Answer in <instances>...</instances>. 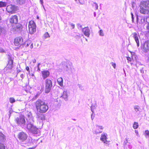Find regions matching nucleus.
Returning <instances> with one entry per match:
<instances>
[{"instance_id":"1","label":"nucleus","mask_w":149,"mask_h":149,"mask_svg":"<svg viewBox=\"0 0 149 149\" xmlns=\"http://www.w3.org/2000/svg\"><path fill=\"white\" fill-rule=\"evenodd\" d=\"M35 105L37 111L42 113H46L48 109L47 104L41 100H38L35 102Z\"/></svg>"},{"instance_id":"2","label":"nucleus","mask_w":149,"mask_h":149,"mask_svg":"<svg viewBox=\"0 0 149 149\" xmlns=\"http://www.w3.org/2000/svg\"><path fill=\"white\" fill-rule=\"evenodd\" d=\"M140 13L144 15L149 14V0L141 1L140 5Z\"/></svg>"},{"instance_id":"3","label":"nucleus","mask_w":149,"mask_h":149,"mask_svg":"<svg viewBox=\"0 0 149 149\" xmlns=\"http://www.w3.org/2000/svg\"><path fill=\"white\" fill-rule=\"evenodd\" d=\"M26 127L29 131L32 134H37L38 136L40 134L39 129L33 125V123L27 124Z\"/></svg>"},{"instance_id":"4","label":"nucleus","mask_w":149,"mask_h":149,"mask_svg":"<svg viewBox=\"0 0 149 149\" xmlns=\"http://www.w3.org/2000/svg\"><path fill=\"white\" fill-rule=\"evenodd\" d=\"M52 87V81L49 79H47L45 81V92L49 93L51 91Z\"/></svg>"},{"instance_id":"5","label":"nucleus","mask_w":149,"mask_h":149,"mask_svg":"<svg viewBox=\"0 0 149 149\" xmlns=\"http://www.w3.org/2000/svg\"><path fill=\"white\" fill-rule=\"evenodd\" d=\"M15 121L18 125L22 127H25L26 121L23 116L20 115L19 117L15 118Z\"/></svg>"},{"instance_id":"6","label":"nucleus","mask_w":149,"mask_h":149,"mask_svg":"<svg viewBox=\"0 0 149 149\" xmlns=\"http://www.w3.org/2000/svg\"><path fill=\"white\" fill-rule=\"evenodd\" d=\"M28 26L30 34H33L36 32V26L33 21L31 20L29 22Z\"/></svg>"},{"instance_id":"7","label":"nucleus","mask_w":149,"mask_h":149,"mask_svg":"<svg viewBox=\"0 0 149 149\" xmlns=\"http://www.w3.org/2000/svg\"><path fill=\"white\" fill-rule=\"evenodd\" d=\"M64 70L70 74H74L75 71L73 66L70 64H68L65 66L64 67Z\"/></svg>"},{"instance_id":"8","label":"nucleus","mask_w":149,"mask_h":149,"mask_svg":"<svg viewBox=\"0 0 149 149\" xmlns=\"http://www.w3.org/2000/svg\"><path fill=\"white\" fill-rule=\"evenodd\" d=\"M17 7L14 5H10L7 6L6 10L7 11L10 13H15L17 10Z\"/></svg>"},{"instance_id":"9","label":"nucleus","mask_w":149,"mask_h":149,"mask_svg":"<svg viewBox=\"0 0 149 149\" xmlns=\"http://www.w3.org/2000/svg\"><path fill=\"white\" fill-rule=\"evenodd\" d=\"M141 49L144 53H147L149 51V41H146L141 45Z\"/></svg>"},{"instance_id":"10","label":"nucleus","mask_w":149,"mask_h":149,"mask_svg":"<svg viewBox=\"0 0 149 149\" xmlns=\"http://www.w3.org/2000/svg\"><path fill=\"white\" fill-rule=\"evenodd\" d=\"M8 63L7 65L6 69V70H11L13 66V60L9 55L8 56Z\"/></svg>"},{"instance_id":"11","label":"nucleus","mask_w":149,"mask_h":149,"mask_svg":"<svg viewBox=\"0 0 149 149\" xmlns=\"http://www.w3.org/2000/svg\"><path fill=\"white\" fill-rule=\"evenodd\" d=\"M18 137L19 139L22 142L25 141L27 138V134L23 132L19 133L18 134Z\"/></svg>"},{"instance_id":"12","label":"nucleus","mask_w":149,"mask_h":149,"mask_svg":"<svg viewBox=\"0 0 149 149\" xmlns=\"http://www.w3.org/2000/svg\"><path fill=\"white\" fill-rule=\"evenodd\" d=\"M23 39L22 37H19L15 38L14 40L15 45L17 46H20L23 44Z\"/></svg>"},{"instance_id":"13","label":"nucleus","mask_w":149,"mask_h":149,"mask_svg":"<svg viewBox=\"0 0 149 149\" xmlns=\"http://www.w3.org/2000/svg\"><path fill=\"white\" fill-rule=\"evenodd\" d=\"M27 118L26 119L27 121V124L29 123H33L34 122V119L33 117L32 114L31 112H29L27 114Z\"/></svg>"},{"instance_id":"14","label":"nucleus","mask_w":149,"mask_h":149,"mask_svg":"<svg viewBox=\"0 0 149 149\" xmlns=\"http://www.w3.org/2000/svg\"><path fill=\"white\" fill-rule=\"evenodd\" d=\"M42 113L37 111L36 113V117L38 120H45L44 115Z\"/></svg>"},{"instance_id":"15","label":"nucleus","mask_w":149,"mask_h":149,"mask_svg":"<svg viewBox=\"0 0 149 149\" xmlns=\"http://www.w3.org/2000/svg\"><path fill=\"white\" fill-rule=\"evenodd\" d=\"M9 22L12 24H17L18 22V17L17 16L15 15L11 17L9 19Z\"/></svg>"},{"instance_id":"16","label":"nucleus","mask_w":149,"mask_h":149,"mask_svg":"<svg viewBox=\"0 0 149 149\" xmlns=\"http://www.w3.org/2000/svg\"><path fill=\"white\" fill-rule=\"evenodd\" d=\"M49 74V72L47 70H45L41 72L42 76L44 79L48 77Z\"/></svg>"},{"instance_id":"17","label":"nucleus","mask_w":149,"mask_h":149,"mask_svg":"<svg viewBox=\"0 0 149 149\" xmlns=\"http://www.w3.org/2000/svg\"><path fill=\"white\" fill-rule=\"evenodd\" d=\"M132 35L134 40H135L138 47L139 46V40L138 38L139 35L137 34L136 33L134 32L132 33Z\"/></svg>"},{"instance_id":"18","label":"nucleus","mask_w":149,"mask_h":149,"mask_svg":"<svg viewBox=\"0 0 149 149\" xmlns=\"http://www.w3.org/2000/svg\"><path fill=\"white\" fill-rule=\"evenodd\" d=\"M40 47L39 42L38 41H36L34 42V45H33V43L31 44L30 47L31 49L34 48V49H38Z\"/></svg>"},{"instance_id":"19","label":"nucleus","mask_w":149,"mask_h":149,"mask_svg":"<svg viewBox=\"0 0 149 149\" xmlns=\"http://www.w3.org/2000/svg\"><path fill=\"white\" fill-rule=\"evenodd\" d=\"M82 31L85 36L88 37H89L90 34V30L88 27H85L83 28Z\"/></svg>"},{"instance_id":"20","label":"nucleus","mask_w":149,"mask_h":149,"mask_svg":"<svg viewBox=\"0 0 149 149\" xmlns=\"http://www.w3.org/2000/svg\"><path fill=\"white\" fill-rule=\"evenodd\" d=\"M107 134L106 133H102L101 135V136L100 138V140L102 141L104 143H107Z\"/></svg>"},{"instance_id":"21","label":"nucleus","mask_w":149,"mask_h":149,"mask_svg":"<svg viewBox=\"0 0 149 149\" xmlns=\"http://www.w3.org/2000/svg\"><path fill=\"white\" fill-rule=\"evenodd\" d=\"M131 15L132 16V22L133 23H134V18L135 17H136V21L137 23H138V15H134L132 13H131Z\"/></svg>"},{"instance_id":"22","label":"nucleus","mask_w":149,"mask_h":149,"mask_svg":"<svg viewBox=\"0 0 149 149\" xmlns=\"http://www.w3.org/2000/svg\"><path fill=\"white\" fill-rule=\"evenodd\" d=\"M5 140V136L1 132H0V142H4Z\"/></svg>"},{"instance_id":"23","label":"nucleus","mask_w":149,"mask_h":149,"mask_svg":"<svg viewBox=\"0 0 149 149\" xmlns=\"http://www.w3.org/2000/svg\"><path fill=\"white\" fill-rule=\"evenodd\" d=\"M57 81L58 84L61 87L63 86V79L62 77H60L57 79Z\"/></svg>"},{"instance_id":"24","label":"nucleus","mask_w":149,"mask_h":149,"mask_svg":"<svg viewBox=\"0 0 149 149\" xmlns=\"http://www.w3.org/2000/svg\"><path fill=\"white\" fill-rule=\"evenodd\" d=\"M62 97L65 101H67L68 100V96L67 91H63V94Z\"/></svg>"},{"instance_id":"25","label":"nucleus","mask_w":149,"mask_h":149,"mask_svg":"<svg viewBox=\"0 0 149 149\" xmlns=\"http://www.w3.org/2000/svg\"><path fill=\"white\" fill-rule=\"evenodd\" d=\"M31 41L30 40H27L25 43L24 44V45L25 46V47H28L29 45H31Z\"/></svg>"},{"instance_id":"26","label":"nucleus","mask_w":149,"mask_h":149,"mask_svg":"<svg viewBox=\"0 0 149 149\" xmlns=\"http://www.w3.org/2000/svg\"><path fill=\"white\" fill-rule=\"evenodd\" d=\"M17 4L22 5L25 3L26 0H16Z\"/></svg>"},{"instance_id":"27","label":"nucleus","mask_w":149,"mask_h":149,"mask_svg":"<svg viewBox=\"0 0 149 149\" xmlns=\"http://www.w3.org/2000/svg\"><path fill=\"white\" fill-rule=\"evenodd\" d=\"M29 140V142L32 144H34V143H36V141L34 139H33L32 138L30 137H29L28 138Z\"/></svg>"},{"instance_id":"28","label":"nucleus","mask_w":149,"mask_h":149,"mask_svg":"<svg viewBox=\"0 0 149 149\" xmlns=\"http://www.w3.org/2000/svg\"><path fill=\"white\" fill-rule=\"evenodd\" d=\"M140 21L141 24L146 23V16L142 17L140 20Z\"/></svg>"},{"instance_id":"29","label":"nucleus","mask_w":149,"mask_h":149,"mask_svg":"<svg viewBox=\"0 0 149 149\" xmlns=\"http://www.w3.org/2000/svg\"><path fill=\"white\" fill-rule=\"evenodd\" d=\"M6 32V31L4 28L0 27V35L1 33H5Z\"/></svg>"},{"instance_id":"30","label":"nucleus","mask_w":149,"mask_h":149,"mask_svg":"<svg viewBox=\"0 0 149 149\" xmlns=\"http://www.w3.org/2000/svg\"><path fill=\"white\" fill-rule=\"evenodd\" d=\"M144 135L146 138H148L149 137V131L148 130H147L145 131Z\"/></svg>"},{"instance_id":"31","label":"nucleus","mask_w":149,"mask_h":149,"mask_svg":"<svg viewBox=\"0 0 149 149\" xmlns=\"http://www.w3.org/2000/svg\"><path fill=\"white\" fill-rule=\"evenodd\" d=\"M6 3L2 1L0 2V7L6 6Z\"/></svg>"},{"instance_id":"32","label":"nucleus","mask_w":149,"mask_h":149,"mask_svg":"<svg viewBox=\"0 0 149 149\" xmlns=\"http://www.w3.org/2000/svg\"><path fill=\"white\" fill-rule=\"evenodd\" d=\"M134 109L136 112H137L139 111L140 107L139 106L136 105L134 107Z\"/></svg>"},{"instance_id":"33","label":"nucleus","mask_w":149,"mask_h":149,"mask_svg":"<svg viewBox=\"0 0 149 149\" xmlns=\"http://www.w3.org/2000/svg\"><path fill=\"white\" fill-rule=\"evenodd\" d=\"M138 127V124L137 123L134 122L133 125V128L135 129L137 128Z\"/></svg>"},{"instance_id":"34","label":"nucleus","mask_w":149,"mask_h":149,"mask_svg":"<svg viewBox=\"0 0 149 149\" xmlns=\"http://www.w3.org/2000/svg\"><path fill=\"white\" fill-rule=\"evenodd\" d=\"M17 29H18L19 30L21 31L22 30V27L21 24H18L17 26Z\"/></svg>"},{"instance_id":"35","label":"nucleus","mask_w":149,"mask_h":149,"mask_svg":"<svg viewBox=\"0 0 149 149\" xmlns=\"http://www.w3.org/2000/svg\"><path fill=\"white\" fill-rule=\"evenodd\" d=\"M9 101L10 103H13L15 102V100L13 97H12L10 98Z\"/></svg>"},{"instance_id":"36","label":"nucleus","mask_w":149,"mask_h":149,"mask_svg":"<svg viewBox=\"0 0 149 149\" xmlns=\"http://www.w3.org/2000/svg\"><path fill=\"white\" fill-rule=\"evenodd\" d=\"M37 89L38 90H40V91L41 93L44 90V86L43 85L41 86L40 89L39 87H38Z\"/></svg>"},{"instance_id":"37","label":"nucleus","mask_w":149,"mask_h":149,"mask_svg":"<svg viewBox=\"0 0 149 149\" xmlns=\"http://www.w3.org/2000/svg\"><path fill=\"white\" fill-rule=\"evenodd\" d=\"M146 23L148 24V26L149 25V16H146Z\"/></svg>"},{"instance_id":"38","label":"nucleus","mask_w":149,"mask_h":149,"mask_svg":"<svg viewBox=\"0 0 149 149\" xmlns=\"http://www.w3.org/2000/svg\"><path fill=\"white\" fill-rule=\"evenodd\" d=\"M99 35L101 36H104V33H103V30H100L99 32Z\"/></svg>"},{"instance_id":"39","label":"nucleus","mask_w":149,"mask_h":149,"mask_svg":"<svg viewBox=\"0 0 149 149\" xmlns=\"http://www.w3.org/2000/svg\"><path fill=\"white\" fill-rule=\"evenodd\" d=\"M93 6L95 7V8L96 10L98 9V6L97 3H94L93 4Z\"/></svg>"},{"instance_id":"40","label":"nucleus","mask_w":149,"mask_h":149,"mask_svg":"<svg viewBox=\"0 0 149 149\" xmlns=\"http://www.w3.org/2000/svg\"><path fill=\"white\" fill-rule=\"evenodd\" d=\"M44 37L45 38L49 37V36L48 33V32H46L45 33L44 35Z\"/></svg>"},{"instance_id":"41","label":"nucleus","mask_w":149,"mask_h":149,"mask_svg":"<svg viewBox=\"0 0 149 149\" xmlns=\"http://www.w3.org/2000/svg\"><path fill=\"white\" fill-rule=\"evenodd\" d=\"M5 146L3 144H0V149H5Z\"/></svg>"},{"instance_id":"42","label":"nucleus","mask_w":149,"mask_h":149,"mask_svg":"<svg viewBox=\"0 0 149 149\" xmlns=\"http://www.w3.org/2000/svg\"><path fill=\"white\" fill-rule=\"evenodd\" d=\"M112 66L113 67L114 69H115L116 68V64L115 63L113 62L111 63Z\"/></svg>"},{"instance_id":"43","label":"nucleus","mask_w":149,"mask_h":149,"mask_svg":"<svg viewBox=\"0 0 149 149\" xmlns=\"http://www.w3.org/2000/svg\"><path fill=\"white\" fill-rule=\"evenodd\" d=\"M70 26L72 27V29H74L75 27V25L72 23H69Z\"/></svg>"},{"instance_id":"44","label":"nucleus","mask_w":149,"mask_h":149,"mask_svg":"<svg viewBox=\"0 0 149 149\" xmlns=\"http://www.w3.org/2000/svg\"><path fill=\"white\" fill-rule=\"evenodd\" d=\"M40 65V63H38V65H37V68L38 69L37 71L38 72H39L40 71V68H39V65Z\"/></svg>"},{"instance_id":"45","label":"nucleus","mask_w":149,"mask_h":149,"mask_svg":"<svg viewBox=\"0 0 149 149\" xmlns=\"http://www.w3.org/2000/svg\"><path fill=\"white\" fill-rule=\"evenodd\" d=\"M96 126L97 127H98L99 129L101 130H102L103 128V127L102 126H99L98 125H96Z\"/></svg>"},{"instance_id":"46","label":"nucleus","mask_w":149,"mask_h":149,"mask_svg":"<svg viewBox=\"0 0 149 149\" xmlns=\"http://www.w3.org/2000/svg\"><path fill=\"white\" fill-rule=\"evenodd\" d=\"M77 26L78 29L82 28V26L79 24H77Z\"/></svg>"},{"instance_id":"47","label":"nucleus","mask_w":149,"mask_h":149,"mask_svg":"<svg viewBox=\"0 0 149 149\" xmlns=\"http://www.w3.org/2000/svg\"><path fill=\"white\" fill-rule=\"evenodd\" d=\"M77 86H78V87H79L80 89L82 90V87L80 84H78Z\"/></svg>"},{"instance_id":"48","label":"nucleus","mask_w":149,"mask_h":149,"mask_svg":"<svg viewBox=\"0 0 149 149\" xmlns=\"http://www.w3.org/2000/svg\"><path fill=\"white\" fill-rule=\"evenodd\" d=\"M127 59L128 61H131V58L130 57H127Z\"/></svg>"},{"instance_id":"49","label":"nucleus","mask_w":149,"mask_h":149,"mask_svg":"<svg viewBox=\"0 0 149 149\" xmlns=\"http://www.w3.org/2000/svg\"><path fill=\"white\" fill-rule=\"evenodd\" d=\"M4 52V50L3 49L0 48V52Z\"/></svg>"},{"instance_id":"50","label":"nucleus","mask_w":149,"mask_h":149,"mask_svg":"<svg viewBox=\"0 0 149 149\" xmlns=\"http://www.w3.org/2000/svg\"><path fill=\"white\" fill-rule=\"evenodd\" d=\"M95 116H93V114L91 115V118L92 120H93Z\"/></svg>"},{"instance_id":"51","label":"nucleus","mask_w":149,"mask_h":149,"mask_svg":"<svg viewBox=\"0 0 149 149\" xmlns=\"http://www.w3.org/2000/svg\"><path fill=\"white\" fill-rule=\"evenodd\" d=\"M40 1L41 4L43 6V0H40Z\"/></svg>"},{"instance_id":"52","label":"nucleus","mask_w":149,"mask_h":149,"mask_svg":"<svg viewBox=\"0 0 149 149\" xmlns=\"http://www.w3.org/2000/svg\"><path fill=\"white\" fill-rule=\"evenodd\" d=\"M24 75L23 74H22L20 75V77L22 78L23 79L24 77Z\"/></svg>"},{"instance_id":"53","label":"nucleus","mask_w":149,"mask_h":149,"mask_svg":"<svg viewBox=\"0 0 149 149\" xmlns=\"http://www.w3.org/2000/svg\"><path fill=\"white\" fill-rule=\"evenodd\" d=\"M32 62L34 63H36V60L35 59H34L32 60Z\"/></svg>"},{"instance_id":"54","label":"nucleus","mask_w":149,"mask_h":149,"mask_svg":"<svg viewBox=\"0 0 149 149\" xmlns=\"http://www.w3.org/2000/svg\"><path fill=\"white\" fill-rule=\"evenodd\" d=\"M140 72L141 73H143L144 72V71L143 70V68H142V69H141V70H140Z\"/></svg>"},{"instance_id":"55","label":"nucleus","mask_w":149,"mask_h":149,"mask_svg":"<svg viewBox=\"0 0 149 149\" xmlns=\"http://www.w3.org/2000/svg\"><path fill=\"white\" fill-rule=\"evenodd\" d=\"M26 69L27 71H29V67L27 66L26 67Z\"/></svg>"},{"instance_id":"56","label":"nucleus","mask_w":149,"mask_h":149,"mask_svg":"<svg viewBox=\"0 0 149 149\" xmlns=\"http://www.w3.org/2000/svg\"><path fill=\"white\" fill-rule=\"evenodd\" d=\"M134 57V58L136 60V58H137V56H136V55H134V56H133L132 57V58H133V57Z\"/></svg>"},{"instance_id":"57","label":"nucleus","mask_w":149,"mask_h":149,"mask_svg":"<svg viewBox=\"0 0 149 149\" xmlns=\"http://www.w3.org/2000/svg\"><path fill=\"white\" fill-rule=\"evenodd\" d=\"M147 29L148 30V35H149V25L148 26H147Z\"/></svg>"},{"instance_id":"58","label":"nucleus","mask_w":149,"mask_h":149,"mask_svg":"<svg viewBox=\"0 0 149 149\" xmlns=\"http://www.w3.org/2000/svg\"><path fill=\"white\" fill-rule=\"evenodd\" d=\"M135 133L136 134V135H137L138 134V132L137 131V130H135Z\"/></svg>"},{"instance_id":"59","label":"nucleus","mask_w":149,"mask_h":149,"mask_svg":"<svg viewBox=\"0 0 149 149\" xmlns=\"http://www.w3.org/2000/svg\"><path fill=\"white\" fill-rule=\"evenodd\" d=\"M30 75H31V76H32V77H35L34 76V74L33 73H31V74H30Z\"/></svg>"},{"instance_id":"60","label":"nucleus","mask_w":149,"mask_h":149,"mask_svg":"<svg viewBox=\"0 0 149 149\" xmlns=\"http://www.w3.org/2000/svg\"><path fill=\"white\" fill-rule=\"evenodd\" d=\"M102 132V131H100L99 132H95L96 134H97L99 133H101Z\"/></svg>"},{"instance_id":"61","label":"nucleus","mask_w":149,"mask_h":149,"mask_svg":"<svg viewBox=\"0 0 149 149\" xmlns=\"http://www.w3.org/2000/svg\"><path fill=\"white\" fill-rule=\"evenodd\" d=\"M92 107H93L92 106L91 107V111L93 113L94 112H93V110L92 109Z\"/></svg>"},{"instance_id":"62","label":"nucleus","mask_w":149,"mask_h":149,"mask_svg":"<svg viewBox=\"0 0 149 149\" xmlns=\"http://www.w3.org/2000/svg\"><path fill=\"white\" fill-rule=\"evenodd\" d=\"M36 146H35V147H34L32 148H29V149H34V148H36Z\"/></svg>"},{"instance_id":"63","label":"nucleus","mask_w":149,"mask_h":149,"mask_svg":"<svg viewBox=\"0 0 149 149\" xmlns=\"http://www.w3.org/2000/svg\"><path fill=\"white\" fill-rule=\"evenodd\" d=\"M94 16L95 17L96 16V13L95 12L94 13Z\"/></svg>"},{"instance_id":"64","label":"nucleus","mask_w":149,"mask_h":149,"mask_svg":"<svg viewBox=\"0 0 149 149\" xmlns=\"http://www.w3.org/2000/svg\"><path fill=\"white\" fill-rule=\"evenodd\" d=\"M127 140H126L125 141V143H126L127 142Z\"/></svg>"}]
</instances>
